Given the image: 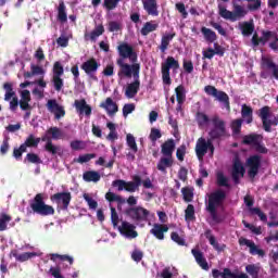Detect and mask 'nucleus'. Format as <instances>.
I'll list each match as a JSON object with an SVG mask.
<instances>
[{
    "mask_svg": "<svg viewBox=\"0 0 278 278\" xmlns=\"http://www.w3.org/2000/svg\"><path fill=\"white\" fill-rule=\"evenodd\" d=\"M225 199H227V193L222 189H217L208 195V204L206 206L207 212L211 215L213 223L216 225H220V223H225V217L218 215V207H223L225 203Z\"/></svg>",
    "mask_w": 278,
    "mask_h": 278,
    "instance_id": "f257e3e1",
    "label": "nucleus"
},
{
    "mask_svg": "<svg viewBox=\"0 0 278 278\" xmlns=\"http://www.w3.org/2000/svg\"><path fill=\"white\" fill-rule=\"evenodd\" d=\"M238 1L242 0H232L233 11L227 10V8L223 7V4H218V14L225 21H230V23H236V21H240V18H244L249 11L244 9V7L238 4Z\"/></svg>",
    "mask_w": 278,
    "mask_h": 278,
    "instance_id": "f03ea898",
    "label": "nucleus"
},
{
    "mask_svg": "<svg viewBox=\"0 0 278 278\" xmlns=\"http://www.w3.org/2000/svg\"><path fill=\"white\" fill-rule=\"evenodd\" d=\"M30 208L35 214H39V216H53V214H55V208L45 203L43 193H37L35 195V198L30 202Z\"/></svg>",
    "mask_w": 278,
    "mask_h": 278,
    "instance_id": "7ed1b4c3",
    "label": "nucleus"
},
{
    "mask_svg": "<svg viewBox=\"0 0 278 278\" xmlns=\"http://www.w3.org/2000/svg\"><path fill=\"white\" fill-rule=\"evenodd\" d=\"M116 64L119 67L117 72V76L123 79V77H127L128 79H131V77H140V63H125L123 59H117Z\"/></svg>",
    "mask_w": 278,
    "mask_h": 278,
    "instance_id": "20e7f679",
    "label": "nucleus"
},
{
    "mask_svg": "<svg viewBox=\"0 0 278 278\" xmlns=\"http://www.w3.org/2000/svg\"><path fill=\"white\" fill-rule=\"evenodd\" d=\"M213 128L208 131V139L211 140H220L227 136V124L218 115H214L211 118Z\"/></svg>",
    "mask_w": 278,
    "mask_h": 278,
    "instance_id": "39448f33",
    "label": "nucleus"
},
{
    "mask_svg": "<svg viewBox=\"0 0 278 278\" xmlns=\"http://www.w3.org/2000/svg\"><path fill=\"white\" fill-rule=\"evenodd\" d=\"M124 214L127 218H130L132 223H147L151 212L142 206H132L125 208Z\"/></svg>",
    "mask_w": 278,
    "mask_h": 278,
    "instance_id": "423d86ee",
    "label": "nucleus"
},
{
    "mask_svg": "<svg viewBox=\"0 0 278 278\" xmlns=\"http://www.w3.org/2000/svg\"><path fill=\"white\" fill-rule=\"evenodd\" d=\"M270 106L265 105L258 110V116L261 117V121L263 123V129L267 134H270L273 131V126L277 127L278 126V118L275 117L274 119H268L270 118Z\"/></svg>",
    "mask_w": 278,
    "mask_h": 278,
    "instance_id": "0eeeda50",
    "label": "nucleus"
},
{
    "mask_svg": "<svg viewBox=\"0 0 278 278\" xmlns=\"http://www.w3.org/2000/svg\"><path fill=\"white\" fill-rule=\"evenodd\" d=\"M204 92L208 94V97H214L219 101V103L224 104V108L229 112L231 110V103L229 102V96L225 91H218V89L212 85H207L204 87Z\"/></svg>",
    "mask_w": 278,
    "mask_h": 278,
    "instance_id": "6e6552de",
    "label": "nucleus"
},
{
    "mask_svg": "<svg viewBox=\"0 0 278 278\" xmlns=\"http://www.w3.org/2000/svg\"><path fill=\"white\" fill-rule=\"evenodd\" d=\"M117 53L119 55L117 60H129L131 64L138 62V53H136L134 47L127 42H122L117 46Z\"/></svg>",
    "mask_w": 278,
    "mask_h": 278,
    "instance_id": "1a4fd4ad",
    "label": "nucleus"
},
{
    "mask_svg": "<svg viewBox=\"0 0 278 278\" xmlns=\"http://www.w3.org/2000/svg\"><path fill=\"white\" fill-rule=\"evenodd\" d=\"M245 166L248 168V177L255 179L260 174V168H262V156L258 154L251 155L247 159Z\"/></svg>",
    "mask_w": 278,
    "mask_h": 278,
    "instance_id": "9d476101",
    "label": "nucleus"
},
{
    "mask_svg": "<svg viewBox=\"0 0 278 278\" xmlns=\"http://www.w3.org/2000/svg\"><path fill=\"white\" fill-rule=\"evenodd\" d=\"M100 66L101 63H98L97 59L90 58L80 65V68L88 75V77H90V79H92V81H99L97 71H99Z\"/></svg>",
    "mask_w": 278,
    "mask_h": 278,
    "instance_id": "9b49d317",
    "label": "nucleus"
},
{
    "mask_svg": "<svg viewBox=\"0 0 278 278\" xmlns=\"http://www.w3.org/2000/svg\"><path fill=\"white\" fill-rule=\"evenodd\" d=\"M73 200V195L71 192H58L50 197V201L52 203H56L61 210H68V205H71V201Z\"/></svg>",
    "mask_w": 278,
    "mask_h": 278,
    "instance_id": "f8f14e48",
    "label": "nucleus"
},
{
    "mask_svg": "<svg viewBox=\"0 0 278 278\" xmlns=\"http://www.w3.org/2000/svg\"><path fill=\"white\" fill-rule=\"evenodd\" d=\"M240 247H248L250 255H257L258 257H266V251L255 244V241L247 239L244 237L239 238Z\"/></svg>",
    "mask_w": 278,
    "mask_h": 278,
    "instance_id": "ddd939ff",
    "label": "nucleus"
},
{
    "mask_svg": "<svg viewBox=\"0 0 278 278\" xmlns=\"http://www.w3.org/2000/svg\"><path fill=\"white\" fill-rule=\"evenodd\" d=\"M46 106L51 114H54L56 121L66 116V110H64V106L60 105L55 99L48 100Z\"/></svg>",
    "mask_w": 278,
    "mask_h": 278,
    "instance_id": "4468645a",
    "label": "nucleus"
},
{
    "mask_svg": "<svg viewBox=\"0 0 278 278\" xmlns=\"http://www.w3.org/2000/svg\"><path fill=\"white\" fill-rule=\"evenodd\" d=\"M50 136L51 134H47L46 131V134L40 138V141L46 142L45 151L47 153H50V155H58V153H60L62 149L60 148V146L53 144V138Z\"/></svg>",
    "mask_w": 278,
    "mask_h": 278,
    "instance_id": "2eb2a0df",
    "label": "nucleus"
},
{
    "mask_svg": "<svg viewBox=\"0 0 278 278\" xmlns=\"http://www.w3.org/2000/svg\"><path fill=\"white\" fill-rule=\"evenodd\" d=\"M116 229L119 231V233H123L127 238H138V231H136V225L127 220H122V224Z\"/></svg>",
    "mask_w": 278,
    "mask_h": 278,
    "instance_id": "dca6fc26",
    "label": "nucleus"
},
{
    "mask_svg": "<svg viewBox=\"0 0 278 278\" xmlns=\"http://www.w3.org/2000/svg\"><path fill=\"white\" fill-rule=\"evenodd\" d=\"M244 173H247L244 165H242V162L237 159L232 164L231 170V178L236 185L240 184V179L244 177Z\"/></svg>",
    "mask_w": 278,
    "mask_h": 278,
    "instance_id": "f3484780",
    "label": "nucleus"
},
{
    "mask_svg": "<svg viewBox=\"0 0 278 278\" xmlns=\"http://www.w3.org/2000/svg\"><path fill=\"white\" fill-rule=\"evenodd\" d=\"M195 155L199 162H203V159L207 155V140L203 137L199 138L195 143Z\"/></svg>",
    "mask_w": 278,
    "mask_h": 278,
    "instance_id": "a211bd4d",
    "label": "nucleus"
},
{
    "mask_svg": "<svg viewBox=\"0 0 278 278\" xmlns=\"http://www.w3.org/2000/svg\"><path fill=\"white\" fill-rule=\"evenodd\" d=\"M261 66L263 71H271L273 77L278 81V65L277 63L273 62V59L263 56L261 60Z\"/></svg>",
    "mask_w": 278,
    "mask_h": 278,
    "instance_id": "6ab92c4d",
    "label": "nucleus"
},
{
    "mask_svg": "<svg viewBox=\"0 0 278 278\" xmlns=\"http://www.w3.org/2000/svg\"><path fill=\"white\" fill-rule=\"evenodd\" d=\"M204 236H205L206 240H208L211 247H213V249H215V251H217L218 253H223V251H225L227 249V245L225 243L220 244V243H218V241H216V237H214V235H212L211 229H206L204 231Z\"/></svg>",
    "mask_w": 278,
    "mask_h": 278,
    "instance_id": "aec40b11",
    "label": "nucleus"
},
{
    "mask_svg": "<svg viewBox=\"0 0 278 278\" xmlns=\"http://www.w3.org/2000/svg\"><path fill=\"white\" fill-rule=\"evenodd\" d=\"M142 5L148 16H160L157 0H142Z\"/></svg>",
    "mask_w": 278,
    "mask_h": 278,
    "instance_id": "412c9836",
    "label": "nucleus"
},
{
    "mask_svg": "<svg viewBox=\"0 0 278 278\" xmlns=\"http://www.w3.org/2000/svg\"><path fill=\"white\" fill-rule=\"evenodd\" d=\"M270 36H273V31L271 30H263L262 31V37H260L257 35V33H255L252 36V45L253 47H260V45H266V42H268V40H270Z\"/></svg>",
    "mask_w": 278,
    "mask_h": 278,
    "instance_id": "4be33fe9",
    "label": "nucleus"
},
{
    "mask_svg": "<svg viewBox=\"0 0 278 278\" xmlns=\"http://www.w3.org/2000/svg\"><path fill=\"white\" fill-rule=\"evenodd\" d=\"M140 90V76L134 78V81L126 87L125 96L127 99H134Z\"/></svg>",
    "mask_w": 278,
    "mask_h": 278,
    "instance_id": "5701e85b",
    "label": "nucleus"
},
{
    "mask_svg": "<svg viewBox=\"0 0 278 278\" xmlns=\"http://www.w3.org/2000/svg\"><path fill=\"white\" fill-rule=\"evenodd\" d=\"M191 253L202 270H210V264H207V260H205V256H203V252L192 249Z\"/></svg>",
    "mask_w": 278,
    "mask_h": 278,
    "instance_id": "b1692460",
    "label": "nucleus"
},
{
    "mask_svg": "<svg viewBox=\"0 0 278 278\" xmlns=\"http://www.w3.org/2000/svg\"><path fill=\"white\" fill-rule=\"evenodd\" d=\"M74 105L79 114L90 116L92 114V106L86 102V99L75 100Z\"/></svg>",
    "mask_w": 278,
    "mask_h": 278,
    "instance_id": "393cba45",
    "label": "nucleus"
},
{
    "mask_svg": "<svg viewBox=\"0 0 278 278\" xmlns=\"http://www.w3.org/2000/svg\"><path fill=\"white\" fill-rule=\"evenodd\" d=\"M100 108L105 110L109 116H114V114L118 112V104H116L112 98H106L105 102H101Z\"/></svg>",
    "mask_w": 278,
    "mask_h": 278,
    "instance_id": "a878e982",
    "label": "nucleus"
},
{
    "mask_svg": "<svg viewBox=\"0 0 278 278\" xmlns=\"http://www.w3.org/2000/svg\"><path fill=\"white\" fill-rule=\"evenodd\" d=\"M168 231V226L164 224H154L150 233L156 238V240H164V233Z\"/></svg>",
    "mask_w": 278,
    "mask_h": 278,
    "instance_id": "bb28decb",
    "label": "nucleus"
},
{
    "mask_svg": "<svg viewBox=\"0 0 278 278\" xmlns=\"http://www.w3.org/2000/svg\"><path fill=\"white\" fill-rule=\"evenodd\" d=\"M142 186V178L136 175L132 177V181H126L125 188L126 192H136Z\"/></svg>",
    "mask_w": 278,
    "mask_h": 278,
    "instance_id": "cd10ccee",
    "label": "nucleus"
},
{
    "mask_svg": "<svg viewBox=\"0 0 278 278\" xmlns=\"http://www.w3.org/2000/svg\"><path fill=\"white\" fill-rule=\"evenodd\" d=\"M121 1L122 0H104L103 8L109 11L116 10ZM91 5H93L94 8H99V5H101V0H91Z\"/></svg>",
    "mask_w": 278,
    "mask_h": 278,
    "instance_id": "c85d7f7f",
    "label": "nucleus"
},
{
    "mask_svg": "<svg viewBox=\"0 0 278 278\" xmlns=\"http://www.w3.org/2000/svg\"><path fill=\"white\" fill-rule=\"evenodd\" d=\"M175 151V140L168 139L161 146V153L165 155V157H173V153Z\"/></svg>",
    "mask_w": 278,
    "mask_h": 278,
    "instance_id": "c756f323",
    "label": "nucleus"
},
{
    "mask_svg": "<svg viewBox=\"0 0 278 278\" xmlns=\"http://www.w3.org/2000/svg\"><path fill=\"white\" fill-rule=\"evenodd\" d=\"M170 68L177 71L179 68V61L175 60L173 56H167L165 62L161 64V70L170 72Z\"/></svg>",
    "mask_w": 278,
    "mask_h": 278,
    "instance_id": "7c9ffc66",
    "label": "nucleus"
},
{
    "mask_svg": "<svg viewBox=\"0 0 278 278\" xmlns=\"http://www.w3.org/2000/svg\"><path fill=\"white\" fill-rule=\"evenodd\" d=\"M239 29L241 30L242 36L249 37L253 35V31H255V24L253 21L243 22L239 24Z\"/></svg>",
    "mask_w": 278,
    "mask_h": 278,
    "instance_id": "2f4dec72",
    "label": "nucleus"
},
{
    "mask_svg": "<svg viewBox=\"0 0 278 278\" xmlns=\"http://www.w3.org/2000/svg\"><path fill=\"white\" fill-rule=\"evenodd\" d=\"M103 34H105V27L103 26V24H100V25H97L89 35H85V38L86 40H88L89 38L91 42H97V39L99 38V36H103Z\"/></svg>",
    "mask_w": 278,
    "mask_h": 278,
    "instance_id": "473e14b6",
    "label": "nucleus"
},
{
    "mask_svg": "<svg viewBox=\"0 0 278 278\" xmlns=\"http://www.w3.org/2000/svg\"><path fill=\"white\" fill-rule=\"evenodd\" d=\"M157 27H160V24L154 21L146 22L140 29V34L141 36H149L151 33L157 31Z\"/></svg>",
    "mask_w": 278,
    "mask_h": 278,
    "instance_id": "72a5a7b5",
    "label": "nucleus"
},
{
    "mask_svg": "<svg viewBox=\"0 0 278 278\" xmlns=\"http://www.w3.org/2000/svg\"><path fill=\"white\" fill-rule=\"evenodd\" d=\"M173 156L161 157L156 168L157 170H161V173H166V169L173 166Z\"/></svg>",
    "mask_w": 278,
    "mask_h": 278,
    "instance_id": "f704fd0d",
    "label": "nucleus"
},
{
    "mask_svg": "<svg viewBox=\"0 0 278 278\" xmlns=\"http://www.w3.org/2000/svg\"><path fill=\"white\" fill-rule=\"evenodd\" d=\"M241 116L248 125H251V123H253V108L243 104L241 106Z\"/></svg>",
    "mask_w": 278,
    "mask_h": 278,
    "instance_id": "c9c22d12",
    "label": "nucleus"
},
{
    "mask_svg": "<svg viewBox=\"0 0 278 278\" xmlns=\"http://www.w3.org/2000/svg\"><path fill=\"white\" fill-rule=\"evenodd\" d=\"M83 179L88 184H90V181L97 184L98 181H101V174H99L97 170H87L83 174Z\"/></svg>",
    "mask_w": 278,
    "mask_h": 278,
    "instance_id": "e433bc0d",
    "label": "nucleus"
},
{
    "mask_svg": "<svg viewBox=\"0 0 278 278\" xmlns=\"http://www.w3.org/2000/svg\"><path fill=\"white\" fill-rule=\"evenodd\" d=\"M24 149H36L38 148V144H40V137L34 136V134H30L24 143H22Z\"/></svg>",
    "mask_w": 278,
    "mask_h": 278,
    "instance_id": "4c0bfd02",
    "label": "nucleus"
},
{
    "mask_svg": "<svg viewBox=\"0 0 278 278\" xmlns=\"http://www.w3.org/2000/svg\"><path fill=\"white\" fill-rule=\"evenodd\" d=\"M258 140H264V137L257 134L245 135L243 136L242 144L254 147Z\"/></svg>",
    "mask_w": 278,
    "mask_h": 278,
    "instance_id": "58836bf2",
    "label": "nucleus"
},
{
    "mask_svg": "<svg viewBox=\"0 0 278 278\" xmlns=\"http://www.w3.org/2000/svg\"><path fill=\"white\" fill-rule=\"evenodd\" d=\"M216 185L219 188H227L228 190L231 189V185L229 184V178L225 176L223 172H218L216 175Z\"/></svg>",
    "mask_w": 278,
    "mask_h": 278,
    "instance_id": "ea45409f",
    "label": "nucleus"
},
{
    "mask_svg": "<svg viewBox=\"0 0 278 278\" xmlns=\"http://www.w3.org/2000/svg\"><path fill=\"white\" fill-rule=\"evenodd\" d=\"M58 21H60V23H66V21H68V15L66 14V4L64 3V0H60L59 2Z\"/></svg>",
    "mask_w": 278,
    "mask_h": 278,
    "instance_id": "a19ab883",
    "label": "nucleus"
},
{
    "mask_svg": "<svg viewBox=\"0 0 278 278\" xmlns=\"http://www.w3.org/2000/svg\"><path fill=\"white\" fill-rule=\"evenodd\" d=\"M201 33L203 34L206 42H216L218 39V36H216V33L207 27H202Z\"/></svg>",
    "mask_w": 278,
    "mask_h": 278,
    "instance_id": "79ce46f5",
    "label": "nucleus"
},
{
    "mask_svg": "<svg viewBox=\"0 0 278 278\" xmlns=\"http://www.w3.org/2000/svg\"><path fill=\"white\" fill-rule=\"evenodd\" d=\"M176 34H167L165 36L162 37L161 39V46H160V50L162 53H166V49H168V45H170V40H173V38H175Z\"/></svg>",
    "mask_w": 278,
    "mask_h": 278,
    "instance_id": "37998d69",
    "label": "nucleus"
},
{
    "mask_svg": "<svg viewBox=\"0 0 278 278\" xmlns=\"http://www.w3.org/2000/svg\"><path fill=\"white\" fill-rule=\"evenodd\" d=\"M177 103H186V87L179 85L175 88Z\"/></svg>",
    "mask_w": 278,
    "mask_h": 278,
    "instance_id": "c03bdc74",
    "label": "nucleus"
},
{
    "mask_svg": "<svg viewBox=\"0 0 278 278\" xmlns=\"http://www.w3.org/2000/svg\"><path fill=\"white\" fill-rule=\"evenodd\" d=\"M47 134H50L52 136V140H62L64 138V132H62V129L59 127H50L47 130Z\"/></svg>",
    "mask_w": 278,
    "mask_h": 278,
    "instance_id": "a18cd8bd",
    "label": "nucleus"
},
{
    "mask_svg": "<svg viewBox=\"0 0 278 278\" xmlns=\"http://www.w3.org/2000/svg\"><path fill=\"white\" fill-rule=\"evenodd\" d=\"M245 273L252 278H260V265L249 264L245 266Z\"/></svg>",
    "mask_w": 278,
    "mask_h": 278,
    "instance_id": "49530a36",
    "label": "nucleus"
},
{
    "mask_svg": "<svg viewBox=\"0 0 278 278\" xmlns=\"http://www.w3.org/2000/svg\"><path fill=\"white\" fill-rule=\"evenodd\" d=\"M126 144L132 153H138V143H136V137H134V135L128 134L126 136Z\"/></svg>",
    "mask_w": 278,
    "mask_h": 278,
    "instance_id": "de8ad7c7",
    "label": "nucleus"
},
{
    "mask_svg": "<svg viewBox=\"0 0 278 278\" xmlns=\"http://www.w3.org/2000/svg\"><path fill=\"white\" fill-rule=\"evenodd\" d=\"M105 199L109 203H125V198L110 191L105 193Z\"/></svg>",
    "mask_w": 278,
    "mask_h": 278,
    "instance_id": "09e8293b",
    "label": "nucleus"
},
{
    "mask_svg": "<svg viewBox=\"0 0 278 278\" xmlns=\"http://www.w3.org/2000/svg\"><path fill=\"white\" fill-rule=\"evenodd\" d=\"M244 119L238 118L231 122V130L233 136H239V134L242 131V123Z\"/></svg>",
    "mask_w": 278,
    "mask_h": 278,
    "instance_id": "8fccbe9b",
    "label": "nucleus"
},
{
    "mask_svg": "<svg viewBox=\"0 0 278 278\" xmlns=\"http://www.w3.org/2000/svg\"><path fill=\"white\" fill-rule=\"evenodd\" d=\"M62 75H64V65L56 61L52 67V77H62Z\"/></svg>",
    "mask_w": 278,
    "mask_h": 278,
    "instance_id": "3c124183",
    "label": "nucleus"
},
{
    "mask_svg": "<svg viewBox=\"0 0 278 278\" xmlns=\"http://www.w3.org/2000/svg\"><path fill=\"white\" fill-rule=\"evenodd\" d=\"M111 223L113 229H117L121 227V225H118V223H121V217H118V213L116 212V208L114 206H111Z\"/></svg>",
    "mask_w": 278,
    "mask_h": 278,
    "instance_id": "603ef678",
    "label": "nucleus"
},
{
    "mask_svg": "<svg viewBox=\"0 0 278 278\" xmlns=\"http://www.w3.org/2000/svg\"><path fill=\"white\" fill-rule=\"evenodd\" d=\"M51 262H55L56 260H60L61 262H68L71 265H73V256H68L67 254H50Z\"/></svg>",
    "mask_w": 278,
    "mask_h": 278,
    "instance_id": "864d4df0",
    "label": "nucleus"
},
{
    "mask_svg": "<svg viewBox=\"0 0 278 278\" xmlns=\"http://www.w3.org/2000/svg\"><path fill=\"white\" fill-rule=\"evenodd\" d=\"M195 121L199 127H203V125H207V123H210V117L203 112H197Z\"/></svg>",
    "mask_w": 278,
    "mask_h": 278,
    "instance_id": "5fc2aeb1",
    "label": "nucleus"
},
{
    "mask_svg": "<svg viewBox=\"0 0 278 278\" xmlns=\"http://www.w3.org/2000/svg\"><path fill=\"white\" fill-rule=\"evenodd\" d=\"M181 192H182L184 201L186 203L192 202V200L194 199V191H192V189H190L189 187H184L181 189Z\"/></svg>",
    "mask_w": 278,
    "mask_h": 278,
    "instance_id": "6e6d98bb",
    "label": "nucleus"
},
{
    "mask_svg": "<svg viewBox=\"0 0 278 278\" xmlns=\"http://www.w3.org/2000/svg\"><path fill=\"white\" fill-rule=\"evenodd\" d=\"M51 81L56 92H60L64 88V79H62V76H52Z\"/></svg>",
    "mask_w": 278,
    "mask_h": 278,
    "instance_id": "4d7b16f0",
    "label": "nucleus"
},
{
    "mask_svg": "<svg viewBox=\"0 0 278 278\" xmlns=\"http://www.w3.org/2000/svg\"><path fill=\"white\" fill-rule=\"evenodd\" d=\"M12 220V216L1 213L0 214V231H5L8 229V223Z\"/></svg>",
    "mask_w": 278,
    "mask_h": 278,
    "instance_id": "13d9d810",
    "label": "nucleus"
},
{
    "mask_svg": "<svg viewBox=\"0 0 278 278\" xmlns=\"http://www.w3.org/2000/svg\"><path fill=\"white\" fill-rule=\"evenodd\" d=\"M97 157V154L94 153H87L79 155L77 159L74 160V162H77L78 164H86L90 162V160H94Z\"/></svg>",
    "mask_w": 278,
    "mask_h": 278,
    "instance_id": "bf43d9fd",
    "label": "nucleus"
},
{
    "mask_svg": "<svg viewBox=\"0 0 278 278\" xmlns=\"http://www.w3.org/2000/svg\"><path fill=\"white\" fill-rule=\"evenodd\" d=\"M24 162H28V164H42V160L36 153L26 154Z\"/></svg>",
    "mask_w": 278,
    "mask_h": 278,
    "instance_id": "052dcab7",
    "label": "nucleus"
},
{
    "mask_svg": "<svg viewBox=\"0 0 278 278\" xmlns=\"http://www.w3.org/2000/svg\"><path fill=\"white\" fill-rule=\"evenodd\" d=\"M36 254L31 252H26L22 254H13V257H15L16 262H27V260H31Z\"/></svg>",
    "mask_w": 278,
    "mask_h": 278,
    "instance_id": "680f3d73",
    "label": "nucleus"
},
{
    "mask_svg": "<svg viewBox=\"0 0 278 278\" xmlns=\"http://www.w3.org/2000/svg\"><path fill=\"white\" fill-rule=\"evenodd\" d=\"M83 198L85 199L86 203L89 205V210H97L99 207V203L90 197L88 193H84Z\"/></svg>",
    "mask_w": 278,
    "mask_h": 278,
    "instance_id": "e2e57ef3",
    "label": "nucleus"
},
{
    "mask_svg": "<svg viewBox=\"0 0 278 278\" xmlns=\"http://www.w3.org/2000/svg\"><path fill=\"white\" fill-rule=\"evenodd\" d=\"M170 238H172L173 242H176V244H178L179 247H186V239H184V237L179 236V233L177 231H173L170 233Z\"/></svg>",
    "mask_w": 278,
    "mask_h": 278,
    "instance_id": "0e129e2a",
    "label": "nucleus"
},
{
    "mask_svg": "<svg viewBox=\"0 0 278 278\" xmlns=\"http://www.w3.org/2000/svg\"><path fill=\"white\" fill-rule=\"evenodd\" d=\"M185 218L186 220H194V205L188 204L187 208L185 210Z\"/></svg>",
    "mask_w": 278,
    "mask_h": 278,
    "instance_id": "69168bd1",
    "label": "nucleus"
},
{
    "mask_svg": "<svg viewBox=\"0 0 278 278\" xmlns=\"http://www.w3.org/2000/svg\"><path fill=\"white\" fill-rule=\"evenodd\" d=\"M253 149L254 151H256V153H261L263 155H266V153H268V148H266V146L262 143V140H258L253 147Z\"/></svg>",
    "mask_w": 278,
    "mask_h": 278,
    "instance_id": "338daca9",
    "label": "nucleus"
},
{
    "mask_svg": "<svg viewBox=\"0 0 278 278\" xmlns=\"http://www.w3.org/2000/svg\"><path fill=\"white\" fill-rule=\"evenodd\" d=\"M269 40H271V42H269V49L278 51V36L275 31H271Z\"/></svg>",
    "mask_w": 278,
    "mask_h": 278,
    "instance_id": "774afa93",
    "label": "nucleus"
}]
</instances>
